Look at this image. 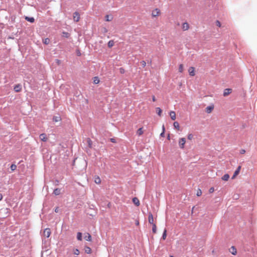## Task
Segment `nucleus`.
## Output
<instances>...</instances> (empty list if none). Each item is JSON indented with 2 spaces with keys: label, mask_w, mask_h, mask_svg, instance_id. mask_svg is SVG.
I'll return each instance as SVG.
<instances>
[{
  "label": "nucleus",
  "mask_w": 257,
  "mask_h": 257,
  "mask_svg": "<svg viewBox=\"0 0 257 257\" xmlns=\"http://www.w3.org/2000/svg\"><path fill=\"white\" fill-rule=\"evenodd\" d=\"M161 14V10L158 8H156L152 11L151 16L152 18H156L160 16Z\"/></svg>",
  "instance_id": "nucleus-1"
},
{
  "label": "nucleus",
  "mask_w": 257,
  "mask_h": 257,
  "mask_svg": "<svg viewBox=\"0 0 257 257\" xmlns=\"http://www.w3.org/2000/svg\"><path fill=\"white\" fill-rule=\"evenodd\" d=\"M185 143H186L185 138H182L179 140V147L181 149L184 148V145L185 144Z\"/></svg>",
  "instance_id": "nucleus-2"
},
{
  "label": "nucleus",
  "mask_w": 257,
  "mask_h": 257,
  "mask_svg": "<svg viewBox=\"0 0 257 257\" xmlns=\"http://www.w3.org/2000/svg\"><path fill=\"white\" fill-rule=\"evenodd\" d=\"M51 232L50 229L49 228H45L44 230V235L46 237H49L51 235Z\"/></svg>",
  "instance_id": "nucleus-3"
},
{
  "label": "nucleus",
  "mask_w": 257,
  "mask_h": 257,
  "mask_svg": "<svg viewBox=\"0 0 257 257\" xmlns=\"http://www.w3.org/2000/svg\"><path fill=\"white\" fill-rule=\"evenodd\" d=\"M80 15L78 12H75L73 14V20L74 21L77 22L79 21Z\"/></svg>",
  "instance_id": "nucleus-4"
},
{
  "label": "nucleus",
  "mask_w": 257,
  "mask_h": 257,
  "mask_svg": "<svg viewBox=\"0 0 257 257\" xmlns=\"http://www.w3.org/2000/svg\"><path fill=\"white\" fill-rule=\"evenodd\" d=\"M148 221H149V222L151 224H155L154 223V218H153V214L151 213H149V216H148Z\"/></svg>",
  "instance_id": "nucleus-5"
},
{
  "label": "nucleus",
  "mask_w": 257,
  "mask_h": 257,
  "mask_svg": "<svg viewBox=\"0 0 257 257\" xmlns=\"http://www.w3.org/2000/svg\"><path fill=\"white\" fill-rule=\"evenodd\" d=\"M232 92V89L230 88H226L224 89L223 92V96H226L228 95H229L230 93H231Z\"/></svg>",
  "instance_id": "nucleus-6"
},
{
  "label": "nucleus",
  "mask_w": 257,
  "mask_h": 257,
  "mask_svg": "<svg viewBox=\"0 0 257 257\" xmlns=\"http://www.w3.org/2000/svg\"><path fill=\"white\" fill-rule=\"evenodd\" d=\"M190 75L193 76L195 75V69L193 67H191L188 69Z\"/></svg>",
  "instance_id": "nucleus-7"
},
{
  "label": "nucleus",
  "mask_w": 257,
  "mask_h": 257,
  "mask_svg": "<svg viewBox=\"0 0 257 257\" xmlns=\"http://www.w3.org/2000/svg\"><path fill=\"white\" fill-rule=\"evenodd\" d=\"M40 139L43 142H46L47 141V137L45 134H42L40 135Z\"/></svg>",
  "instance_id": "nucleus-8"
},
{
  "label": "nucleus",
  "mask_w": 257,
  "mask_h": 257,
  "mask_svg": "<svg viewBox=\"0 0 257 257\" xmlns=\"http://www.w3.org/2000/svg\"><path fill=\"white\" fill-rule=\"evenodd\" d=\"M214 108V106L212 105H210V106H207L206 108V112L207 113H210L212 112V111L213 110Z\"/></svg>",
  "instance_id": "nucleus-9"
},
{
  "label": "nucleus",
  "mask_w": 257,
  "mask_h": 257,
  "mask_svg": "<svg viewBox=\"0 0 257 257\" xmlns=\"http://www.w3.org/2000/svg\"><path fill=\"white\" fill-rule=\"evenodd\" d=\"M133 203L137 206H139L140 204V200L137 197H134L133 198Z\"/></svg>",
  "instance_id": "nucleus-10"
},
{
  "label": "nucleus",
  "mask_w": 257,
  "mask_h": 257,
  "mask_svg": "<svg viewBox=\"0 0 257 257\" xmlns=\"http://www.w3.org/2000/svg\"><path fill=\"white\" fill-rule=\"evenodd\" d=\"M182 28L183 31H186L188 30L189 28V24L187 23H184L182 24Z\"/></svg>",
  "instance_id": "nucleus-11"
},
{
  "label": "nucleus",
  "mask_w": 257,
  "mask_h": 257,
  "mask_svg": "<svg viewBox=\"0 0 257 257\" xmlns=\"http://www.w3.org/2000/svg\"><path fill=\"white\" fill-rule=\"evenodd\" d=\"M113 20V16L112 15H107L105 16V20L106 22H110Z\"/></svg>",
  "instance_id": "nucleus-12"
},
{
  "label": "nucleus",
  "mask_w": 257,
  "mask_h": 257,
  "mask_svg": "<svg viewBox=\"0 0 257 257\" xmlns=\"http://www.w3.org/2000/svg\"><path fill=\"white\" fill-rule=\"evenodd\" d=\"M84 234H85L84 238L87 241H91V238H91V235L89 233H86Z\"/></svg>",
  "instance_id": "nucleus-13"
},
{
  "label": "nucleus",
  "mask_w": 257,
  "mask_h": 257,
  "mask_svg": "<svg viewBox=\"0 0 257 257\" xmlns=\"http://www.w3.org/2000/svg\"><path fill=\"white\" fill-rule=\"evenodd\" d=\"M170 116L172 120H175L176 118V113L174 111L170 112Z\"/></svg>",
  "instance_id": "nucleus-14"
},
{
  "label": "nucleus",
  "mask_w": 257,
  "mask_h": 257,
  "mask_svg": "<svg viewBox=\"0 0 257 257\" xmlns=\"http://www.w3.org/2000/svg\"><path fill=\"white\" fill-rule=\"evenodd\" d=\"M21 86L20 84H17L14 87V90L17 92L21 91Z\"/></svg>",
  "instance_id": "nucleus-15"
},
{
  "label": "nucleus",
  "mask_w": 257,
  "mask_h": 257,
  "mask_svg": "<svg viewBox=\"0 0 257 257\" xmlns=\"http://www.w3.org/2000/svg\"><path fill=\"white\" fill-rule=\"evenodd\" d=\"M60 193H61V189H59V188H56L53 191V194L56 196L60 195Z\"/></svg>",
  "instance_id": "nucleus-16"
},
{
  "label": "nucleus",
  "mask_w": 257,
  "mask_h": 257,
  "mask_svg": "<svg viewBox=\"0 0 257 257\" xmlns=\"http://www.w3.org/2000/svg\"><path fill=\"white\" fill-rule=\"evenodd\" d=\"M229 178V175L228 174H226L224 175L221 178L222 180L225 181H228Z\"/></svg>",
  "instance_id": "nucleus-17"
},
{
  "label": "nucleus",
  "mask_w": 257,
  "mask_h": 257,
  "mask_svg": "<svg viewBox=\"0 0 257 257\" xmlns=\"http://www.w3.org/2000/svg\"><path fill=\"white\" fill-rule=\"evenodd\" d=\"M94 182L96 184H99L101 183V179L99 177L96 176L94 178Z\"/></svg>",
  "instance_id": "nucleus-18"
},
{
  "label": "nucleus",
  "mask_w": 257,
  "mask_h": 257,
  "mask_svg": "<svg viewBox=\"0 0 257 257\" xmlns=\"http://www.w3.org/2000/svg\"><path fill=\"white\" fill-rule=\"evenodd\" d=\"M61 120V117L60 116H55L53 118V120L55 122H58Z\"/></svg>",
  "instance_id": "nucleus-19"
},
{
  "label": "nucleus",
  "mask_w": 257,
  "mask_h": 257,
  "mask_svg": "<svg viewBox=\"0 0 257 257\" xmlns=\"http://www.w3.org/2000/svg\"><path fill=\"white\" fill-rule=\"evenodd\" d=\"M84 251L86 253H88V254L91 253V249L90 247H89L88 246H85L84 247Z\"/></svg>",
  "instance_id": "nucleus-20"
},
{
  "label": "nucleus",
  "mask_w": 257,
  "mask_h": 257,
  "mask_svg": "<svg viewBox=\"0 0 257 257\" xmlns=\"http://www.w3.org/2000/svg\"><path fill=\"white\" fill-rule=\"evenodd\" d=\"M173 125L175 128L177 129L178 130H179L180 125L179 123L177 121H175L173 123Z\"/></svg>",
  "instance_id": "nucleus-21"
},
{
  "label": "nucleus",
  "mask_w": 257,
  "mask_h": 257,
  "mask_svg": "<svg viewBox=\"0 0 257 257\" xmlns=\"http://www.w3.org/2000/svg\"><path fill=\"white\" fill-rule=\"evenodd\" d=\"M231 252L232 254L235 255L237 253L236 249L234 246L231 247Z\"/></svg>",
  "instance_id": "nucleus-22"
},
{
  "label": "nucleus",
  "mask_w": 257,
  "mask_h": 257,
  "mask_svg": "<svg viewBox=\"0 0 257 257\" xmlns=\"http://www.w3.org/2000/svg\"><path fill=\"white\" fill-rule=\"evenodd\" d=\"M114 44V42L113 40H110L108 42V47L109 48H111L113 46Z\"/></svg>",
  "instance_id": "nucleus-23"
},
{
  "label": "nucleus",
  "mask_w": 257,
  "mask_h": 257,
  "mask_svg": "<svg viewBox=\"0 0 257 257\" xmlns=\"http://www.w3.org/2000/svg\"><path fill=\"white\" fill-rule=\"evenodd\" d=\"M137 134H138L139 136H141L142 135H143V134L144 133V131H143V128H142V127L140 128L137 131Z\"/></svg>",
  "instance_id": "nucleus-24"
},
{
  "label": "nucleus",
  "mask_w": 257,
  "mask_h": 257,
  "mask_svg": "<svg viewBox=\"0 0 257 257\" xmlns=\"http://www.w3.org/2000/svg\"><path fill=\"white\" fill-rule=\"evenodd\" d=\"M25 19L26 20H27L28 21L31 22V23H33L35 21V19L33 17H31V18H29V17H26Z\"/></svg>",
  "instance_id": "nucleus-25"
},
{
  "label": "nucleus",
  "mask_w": 257,
  "mask_h": 257,
  "mask_svg": "<svg viewBox=\"0 0 257 257\" xmlns=\"http://www.w3.org/2000/svg\"><path fill=\"white\" fill-rule=\"evenodd\" d=\"M157 114L160 116L162 115V110L160 107H157L156 108Z\"/></svg>",
  "instance_id": "nucleus-26"
},
{
  "label": "nucleus",
  "mask_w": 257,
  "mask_h": 257,
  "mask_svg": "<svg viewBox=\"0 0 257 257\" xmlns=\"http://www.w3.org/2000/svg\"><path fill=\"white\" fill-rule=\"evenodd\" d=\"M99 81H100V80L98 77L96 76L93 78V83L94 84H98V83H99Z\"/></svg>",
  "instance_id": "nucleus-27"
},
{
  "label": "nucleus",
  "mask_w": 257,
  "mask_h": 257,
  "mask_svg": "<svg viewBox=\"0 0 257 257\" xmlns=\"http://www.w3.org/2000/svg\"><path fill=\"white\" fill-rule=\"evenodd\" d=\"M152 231L154 233H156L157 232V226L156 224H152Z\"/></svg>",
  "instance_id": "nucleus-28"
},
{
  "label": "nucleus",
  "mask_w": 257,
  "mask_h": 257,
  "mask_svg": "<svg viewBox=\"0 0 257 257\" xmlns=\"http://www.w3.org/2000/svg\"><path fill=\"white\" fill-rule=\"evenodd\" d=\"M77 238L78 240H82V233L81 232H78L77 234Z\"/></svg>",
  "instance_id": "nucleus-29"
},
{
  "label": "nucleus",
  "mask_w": 257,
  "mask_h": 257,
  "mask_svg": "<svg viewBox=\"0 0 257 257\" xmlns=\"http://www.w3.org/2000/svg\"><path fill=\"white\" fill-rule=\"evenodd\" d=\"M179 72L180 73H182L183 72V70H184V66H183V64H180L179 66Z\"/></svg>",
  "instance_id": "nucleus-30"
},
{
  "label": "nucleus",
  "mask_w": 257,
  "mask_h": 257,
  "mask_svg": "<svg viewBox=\"0 0 257 257\" xmlns=\"http://www.w3.org/2000/svg\"><path fill=\"white\" fill-rule=\"evenodd\" d=\"M167 237V230L166 229H165L163 235H162V239L163 240H165Z\"/></svg>",
  "instance_id": "nucleus-31"
},
{
  "label": "nucleus",
  "mask_w": 257,
  "mask_h": 257,
  "mask_svg": "<svg viewBox=\"0 0 257 257\" xmlns=\"http://www.w3.org/2000/svg\"><path fill=\"white\" fill-rule=\"evenodd\" d=\"M240 169H241V167L238 166V168H237L236 170L234 173L235 175H237L239 174Z\"/></svg>",
  "instance_id": "nucleus-32"
},
{
  "label": "nucleus",
  "mask_w": 257,
  "mask_h": 257,
  "mask_svg": "<svg viewBox=\"0 0 257 257\" xmlns=\"http://www.w3.org/2000/svg\"><path fill=\"white\" fill-rule=\"evenodd\" d=\"M73 252L75 255H79L80 253V251H79V249H73Z\"/></svg>",
  "instance_id": "nucleus-33"
},
{
  "label": "nucleus",
  "mask_w": 257,
  "mask_h": 257,
  "mask_svg": "<svg viewBox=\"0 0 257 257\" xmlns=\"http://www.w3.org/2000/svg\"><path fill=\"white\" fill-rule=\"evenodd\" d=\"M202 195V191L201 189H198L197 191L196 195L197 196H200Z\"/></svg>",
  "instance_id": "nucleus-34"
},
{
  "label": "nucleus",
  "mask_w": 257,
  "mask_h": 257,
  "mask_svg": "<svg viewBox=\"0 0 257 257\" xmlns=\"http://www.w3.org/2000/svg\"><path fill=\"white\" fill-rule=\"evenodd\" d=\"M70 34L67 32H63V36L66 38L69 37Z\"/></svg>",
  "instance_id": "nucleus-35"
},
{
  "label": "nucleus",
  "mask_w": 257,
  "mask_h": 257,
  "mask_svg": "<svg viewBox=\"0 0 257 257\" xmlns=\"http://www.w3.org/2000/svg\"><path fill=\"white\" fill-rule=\"evenodd\" d=\"M17 168V166L15 164H12L11 166V169L12 170V171H14Z\"/></svg>",
  "instance_id": "nucleus-36"
},
{
  "label": "nucleus",
  "mask_w": 257,
  "mask_h": 257,
  "mask_svg": "<svg viewBox=\"0 0 257 257\" xmlns=\"http://www.w3.org/2000/svg\"><path fill=\"white\" fill-rule=\"evenodd\" d=\"M187 138L188 140H191L193 138V135L192 134H190L188 135Z\"/></svg>",
  "instance_id": "nucleus-37"
},
{
  "label": "nucleus",
  "mask_w": 257,
  "mask_h": 257,
  "mask_svg": "<svg viewBox=\"0 0 257 257\" xmlns=\"http://www.w3.org/2000/svg\"><path fill=\"white\" fill-rule=\"evenodd\" d=\"M141 64L143 67H145L146 66V62L145 61H141Z\"/></svg>",
  "instance_id": "nucleus-38"
},
{
  "label": "nucleus",
  "mask_w": 257,
  "mask_h": 257,
  "mask_svg": "<svg viewBox=\"0 0 257 257\" xmlns=\"http://www.w3.org/2000/svg\"><path fill=\"white\" fill-rule=\"evenodd\" d=\"M87 142L88 143V145H89V147H91L92 142L90 139H87Z\"/></svg>",
  "instance_id": "nucleus-39"
},
{
  "label": "nucleus",
  "mask_w": 257,
  "mask_h": 257,
  "mask_svg": "<svg viewBox=\"0 0 257 257\" xmlns=\"http://www.w3.org/2000/svg\"><path fill=\"white\" fill-rule=\"evenodd\" d=\"M119 72L121 74H123L125 72V70L123 68H120Z\"/></svg>",
  "instance_id": "nucleus-40"
},
{
  "label": "nucleus",
  "mask_w": 257,
  "mask_h": 257,
  "mask_svg": "<svg viewBox=\"0 0 257 257\" xmlns=\"http://www.w3.org/2000/svg\"><path fill=\"white\" fill-rule=\"evenodd\" d=\"M164 133H165V127L163 125V132L160 135L161 137H164Z\"/></svg>",
  "instance_id": "nucleus-41"
},
{
  "label": "nucleus",
  "mask_w": 257,
  "mask_h": 257,
  "mask_svg": "<svg viewBox=\"0 0 257 257\" xmlns=\"http://www.w3.org/2000/svg\"><path fill=\"white\" fill-rule=\"evenodd\" d=\"M216 26H217L218 27H221V23L219 21H216Z\"/></svg>",
  "instance_id": "nucleus-42"
},
{
  "label": "nucleus",
  "mask_w": 257,
  "mask_h": 257,
  "mask_svg": "<svg viewBox=\"0 0 257 257\" xmlns=\"http://www.w3.org/2000/svg\"><path fill=\"white\" fill-rule=\"evenodd\" d=\"M214 191V188L213 187H211L210 189H209V192L211 193H213Z\"/></svg>",
  "instance_id": "nucleus-43"
},
{
  "label": "nucleus",
  "mask_w": 257,
  "mask_h": 257,
  "mask_svg": "<svg viewBox=\"0 0 257 257\" xmlns=\"http://www.w3.org/2000/svg\"><path fill=\"white\" fill-rule=\"evenodd\" d=\"M49 40L47 38L45 40L44 43L47 44L49 43Z\"/></svg>",
  "instance_id": "nucleus-44"
},
{
  "label": "nucleus",
  "mask_w": 257,
  "mask_h": 257,
  "mask_svg": "<svg viewBox=\"0 0 257 257\" xmlns=\"http://www.w3.org/2000/svg\"><path fill=\"white\" fill-rule=\"evenodd\" d=\"M59 210V207H57L55 208V212H56V213L58 212Z\"/></svg>",
  "instance_id": "nucleus-45"
},
{
  "label": "nucleus",
  "mask_w": 257,
  "mask_h": 257,
  "mask_svg": "<svg viewBox=\"0 0 257 257\" xmlns=\"http://www.w3.org/2000/svg\"><path fill=\"white\" fill-rule=\"evenodd\" d=\"M152 100H153V101H154V102L156 101V97H155V96L154 95H153V96H152Z\"/></svg>",
  "instance_id": "nucleus-46"
},
{
  "label": "nucleus",
  "mask_w": 257,
  "mask_h": 257,
  "mask_svg": "<svg viewBox=\"0 0 257 257\" xmlns=\"http://www.w3.org/2000/svg\"><path fill=\"white\" fill-rule=\"evenodd\" d=\"M245 151L244 150H242L240 152V153L244 154V153H245Z\"/></svg>",
  "instance_id": "nucleus-47"
},
{
  "label": "nucleus",
  "mask_w": 257,
  "mask_h": 257,
  "mask_svg": "<svg viewBox=\"0 0 257 257\" xmlns=\"http://www.w3.org/2000/svg\"><path fill=\"white\" fill-rule=\"evenodd\" d=\"M136 224L137 225H139V220H136Z\"/></svg>",
  "instance_id": "nucleus-48"
},
{
  "label": "nucleus",
  "mask_w": 257,
  "mask_h": 257,
  "mask_svg": "<svg viewBox=\"0 0 257 257\" xmlns=\"http://www.w3.org/2000/svg\"><path fill=\"white\" fill-rule=\"evenodd\" d=\"M3 195L2 194H0V201L2 200L3 199Z\"/></svg>",
  "instance_id": "nucleus-49"
},
{
  "label": "nucleus",
  "mask_w": 257,
  "mask_h": 257,
  "mask_svg": "<svg viewBox=\"0 0 257 257\" xmlns=\"http://www.w3.org/2000/svg\"><path fill=\"white\" fill-rule=\"evenodd\" d=\"M236 176H237V175H235V174H233V176L232 177V179H234V178L236 177Z\"/></svg>",
  "instance_id": "nucleus-50"
},
{
  "label": "nucleus",
  "mask_w": 257,
  "mask_h": 257,
  "mask_svg": "<svg viewBox=\"0 0 257 257\" xmlns=\"http://www.w3.org/2000/svg\"><path fill=\"white\" fill-rule=\"evenodd\" d=\"M111 141L113 143H114V140L113 139H111Z\"/></svg>",
  "instance_id": "nucleus-51"
},
{
  "label": "nucleus",
  "mask_w": 257,
  "mask_h": 257,
  "mask_svg": "<svg viewBox=\"0 0 257 257\" xmlns=\"http://www.w3.org/2000/svg\"><path fill=\"white\" fill-rule=\"evenodd\" d=\"M57 62L59 64L60 63V60H57Z\"/></svg>",
  "instance_id": "nucleus-52"
},
{
  "label": "nucleus",
  "mask_w": 257,
  "mask_h": 257,
  "mask_svg": "<svg viewBox=\"0 0 257 257\" xmlns=\"http://www.w3.org/2000/svg\"><path fill=\"white\" fill-rule=\"evenodd\" d=\"M104 31H105V32H107V30L106 29H105V30H104Z\"/></svg>",
  "instance_id": "nucleus-53"
},
{
  "label": "nucleus",
  "mask_w": 257,
  "mask_h": 257,
  "mask_svg": "<svg viewBox=\"0 0 257 257\" xmlns=\"http://www.w3.org/2000/svg\"><path fill=\"white\" fill-rule=\"evenodd\" d=\"M104 31H105V32H107V30L106 29H105V30H104Z\"/></svg>",
  "instance_id": "nucleus-54"
},
{
  "label": "nucleus",
  "mask_w": 257,
  "mask_h": 257,
  "mask_svg": "<svg viewBox=\"0 0 257 257\" xmlns=\"http://www.w3.org/2000/svg\"><path fill=\"white\" fill-rule=\"evenodd\" d=\"M168 139L170 140V136H169V135L168 136Z\"/></svg>",
  "instance_id": "nucleus-55"
},
{
  "label": "nucleus",
  "mask_w": 257,
  "mask_h": 257,
  "mask_svg": "<svg viewBox=\"0 0 257 257\" xmlns=\"http://www.w3.org/2000/svg\"><path fill=\"white\" fill-rule=\"evenodd\" d=\"M78 55H79V56L80 55V52L78 53Z\"/></svg>",
  "instance_id": "nucleus-56"
},
{
  "label": "nucleus",
  "mask_w": 257,
  "mask_h": 257,
  "mask_svg": "<svg viewBox=\"0 0 257 257\" xmlns=\"http://www.w3.org/2000/svg\"><path fill=\"white\" fill-rule=\"evenodd\" d=\"M170 257H174V256H172V255H171Z\"/></svg>",
  "instance_id": "nucleus-57"
}]
</instances>
